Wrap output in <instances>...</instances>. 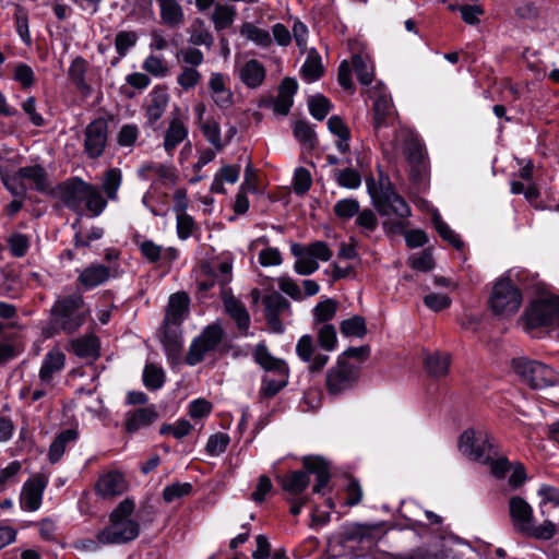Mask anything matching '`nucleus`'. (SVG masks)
<instances>
[{"instance_id": "nucleus-35", "label": "nucleus", "mask_w": 559, "mask_h": 559, "mask_svg": "<svg viewBox=\"0 0 559 559\" xmlns=\"http://www.w3.org/2000/svg\"><path fill=\"white\" fill-rule=\"evenodd\" d=\"M224 306L226 312L236 321L239 330L246 332L250 325V317L242 302L228 295L224 297Z\"/></svg>"}, {"instance_id": "nucleus-14", "label": "nucleus", "mask_w": 559, "mask_h": 559, "mask_svg": "<svg viewBox=\"0 0 559 559\" xmlns=\"http://www.w3.org/2000/svg\"><path fill=\"white\" fill-rule=\"evenodd\" d=\"M47 486L44 475L37 474L28 479L22 489L21 506L27 511H36L41 504L43 492Z\"/></svg>"}, {"instance_id": "nucleus-9", "label": "nucleus", "mask_w": 559, "mask_h": 559, "mask_svg": "<svg viewBox=\"0 0 559 559\" xmlns=\"http://www.w3.org/2000/svg\"><path fill=\"white\" fill-rule=\"evenodd\" d=\"M224 330L218 323L207 325L202 333L197 336L187 353L186 361L190 366L201 362L205 355L214 350L223 341Z\"/></svg>"}, {"instance_id": "nucleus-30", "label": "nucleus", "mask_w": 559, "mask_h": 559, "mask_svg": "<svg viewBox=\"0 0 559 559\" xmlns=\"http://www.w3.org/2000/svg\"><path fill=\"white\" fill-rule=\"evenodd\" d=\"M241 82L249 88L259 87L265 79V69L258 60H249L239 69Z\"/></svg>"}, {"instance_id": "nucleus-29", "label": "nucleus", "mask_w": 559, "mask_h": 559, "mask_svg": "<svg viewBox=\"0 0 559 559\" xmlns=\"http://www.w3.org/2000/svg\"><path fill=\"white\" fill-rule=\"evenodd\" d=\"M282 489L292 496L300 495L310 484L308 472L294 471L278 477Z\"/></svg>"}, {"instance_id": "nucleus-19", "label": "nucleus", "mask_w": 559, "mask_h": 559, "mask_svg": "<svg viewBox=\"0 0 559 559\" xmlns=\"http://www.w3.org/2000/svg\"><path fill=\"white\" fill-rule=\"evenodd\" d=\"M127 490V481L119 472H108L102 475L96 484V492L103 498H112Z\"/></svg>"}, {"instance_id": "nucleus-28", "label": "nucleus", "mask_w": 559, "mask_h": 559, "mask_svg": "<svg viewBox=\"0 0 559 559\" xmlns=\"http://www.w3.org/2000/svg\"><path fill=\"white\" fill-rule=\"evenodd\" d=\"M19 176L23 180H27L31 188L39 192H48L50 190V181L46 169L40 165H31L21 167L19 169Z\"/></svg>"}, {"instance_id": "nucleus-57", "label": "nucleus", "mask_w": 559, "mask_h": 559, "mask_svg": "<svg viewBox=\"0 0 559 559\" xmlns=\"http://www.w3.org/2000/svg\"><path fill=\"white\" fill-rule=\"evenodd\" d=\"M191 491L192 485L190 483H175L163 490V498L166 502L170 503L176 499L189 496Z\"/></svg>"}, {"instance_id": "nucleus-50", "label": "nucleus", "mask_w": 559, "mask_h": 559, "mask_svg": "<svg viewBox=\"0 0 559 559\" xmlns=\"http://www.w3.org/2000/svg\"><path fill=\"white\" fill-rule=\"evenodd\" d=\"M540 500V512L543 515H548V506L559 509V490L549 485H542L538 489Z\"/></svg>"}, {"instance_id": "nucleus-51", "label": "nucleus", "mask_w": 559, "mask_h": 559, "mask_svg": "<svg viewBox=\"0 0 559 559\" xmlns=\"http://www.w3.org/2000/svg\"><path fill=\"white\" fill-rule=\"evenodd\" d=\"M433 224L439 235L447 241H449L454 248L461 249L463 247V241L460 236L450 228V226L444 223L440 215H433Z\"/></svg>"}, {"instance_id": "nucleus-10", "label": "nucleus", "mask_w": 559, "mask_h": 559, "mask_svg": "<svg viewBox=\"0 0 559 559\" xmlns=\"http://www.w3.org/2000/svg\"><path fill=\"white\" fill-rule=\"evenodd\" d=\"M372 201L381 216L407 218L411 215V209L406 201L389 187L372 193Z\"/></svg>"}, {"instance_id": "nucleus-3", "label": "nucleus", "mask_w": 559, "mask_h": 559, "mask_svg": "<svg viewBox=\"0 0 559 559\" xmlns=\"http://www.w3.org/2000/svg\"><path fill=\"white\" fill-rule=\"evenodd\" d=\"M134 511V502L130 499L121 501L109 515V525L97 533L102 545H122L134 540L140 534V524L130 516Z\"/></svg>"}, {"instance_id": "nucleus-59", "label": "nucleus", "mask_w": 559, "mask_h": 559, "mask_svg": "<svg viewBox=\"0 0 559 559\" xmlns=\"http://www.w3.org/2000/svg\"><path fill=\"white\" fill-rule=\"evenodd\" d=\"M312 179L308 169L299 167L295 170L293 188L296 194H305L311 187Z\"/></svg>"}, {"instance_id": "nucleus-26", "label": "nucleus", "mask_w": 559, "mask_h": 559, "mask_svg": "<svg viewBox=\"0 0 559 559\" xmlns=\"http://www.w3.org/2000/svg\"><path fill=\"white\" fill-rule=\"evenodd\" d=\"M188 138V128L179 116H174L166 129L163 146L173 155L175 148Z\"/></svg>"}, {"instance_id": "nucleus-43", "label": "nucleus", "mask_w": 559, "mask_h": 559, "mask_svg": "<svg viewBox=\"0 0 559 559\" xmlns=\"http://www.w3.org/2000/svg\"><path fill=\"white\" fill-rule=\"evenodd\" d=\"M352 62L358 81L362 85H369L373 81V69L367 56L354 53L352 57Z\"/></svg>"}, {"instance_id": "nucleus-54", "label": "nucleus", "mask_w": 559, "mask_h": 559, "mask_svg": "<svg viewBox=\"0 0 559 559\" xmlns=\"http://www.w3.org/2000/svg\"><path fill=\"white\" fill-rule=\"evenodd\" d=\"M334 214L341 219H349L359 212V203L355 199H343L335 203Z\"/></svg>"}, {"instance_id": "nucleus-52", "label": "nucleus", "mask_w": 559, "mask_h": 559, "mask_svg": "<svg viewBox=\"0 0 559 559\" xmlns=\"http://www.w3.org/2000/svg\"><path fill=\"white\" fill-rule=\"evenodd\" d=\"M310 114L318 120H323L331 110L330 100L323 95H314L308 102Z\"/></svg>"}, {"instance_id": "nucleus-23", "label": "nucleus", "mask_w": 559, "mask_h": 559, "mask_svg": "<svg viewBox=\"0 0 559 559\" xmlns=\"http://www.w3.org/2000/svg\"><path fill=\"white\" fill-rule=\"evenodd\" d=\"M168 102L169 95L165 87L156 86L153 88L145 108L147 121L151 126L162 118L168 106Z\"/></svg>"}, {"instance_id": "nucleus-6", "label": "nucleus", "mask_w": 559, "mask_h": 559, "mask_svg": "<svg viewBox=\"0 0 559 559\" xmlns=\"http://www.w3.org/2000/svg\"><path fill=\"white\" fill-rule=\"evenodd\" d=\"M522 301V293L512 281L501 278L492 287L489 307L495 314L508 318L518 312Z\"/></svg>"}, {"instance_id": "nucleus-44", "label": "nucleus", "mask_w": 559, "mask_h": 559, "mask_svg": "<svg viewBox=\"0 0 559 559\" xmlns=\"http://www.w3.org/2000/svg\"><path fill=\"white\" fill-rule=\"evenodd\" d=\"M0 178L4 187L15 197L24 195L26 187L23 183V178L19 176V170L11 174L8 167L0 165Z\"/></svg>"}, {"instance_id": "nucleus-7", "label": "nucleus", "mask_w": 559, "mask_h": 559, "mask_svg": "<svg viewBox=\"0 0 559 559\" xmlns=\"http://www.w3.org/2000/svg\"><path fill=\"white\" fill-rule=\"evenodd\" d=\"M514 372L532 389H544L557 383L558 376L549 366L526 358L512 360Z\"/></svg>"}, {"instance_id": "nucleus-2", "label": "nucleus", "mask_w": 559, "mask_h": 559, "mask_svg": "<svg viewBox=\"0 0 559 559\" xmlns=\"http://www.w3.org/2000/svg\"><path fill=\"white\" fill-rule=\"evenodd\" d=\"M57 193L63 204L78 214L85 207L92 216H98L107 206L98 188L78 177L60 183Z\"/></svg>"}, {"instance_id": "nucleus-5", "label": "nucleus", "mask_w": 559, "mask_h": 559, "mask_svg": "<svg viewBox=\"0 0 559 559\" xmlns=\"http://www.w3.org/2000/svg\"><path fill=\"white\" fill-rule=\"evenodd\" d=\"M86 312L81 295L59 297L51 309V322L57 329L73 333L83 325Z\"/></svg>"}, {"instance_id": "nucleus-21", "label": "nucleus", "mask_w": 559, "mask_h": 559, "mask_svg": "<svg viewBox=\"0 0 559 559\" xmlns=\"http://www.w3.org/2000/svg\"><path fill=\"white\" fill-rule=\"evenodd\" d=\"M302 465L308 474H314L317 481L313 486L314 493H323V489L328 486L331 479V473L328 463L321 457L306 456L302 460Z\"/></svg>"}, {"instance_id": "nucleus-47", "label": "nucleus", "mask_w": 559, "mask_h": 559, "mask_svg": "<svg viewBox=\"0 0 559 559\" xmlns=\"http://www.w3.org/2000/svg\"><path fill=\"white\" fill-rule=\"evenodd\" d=\"M200 128L207 142L211 143L216 151L219 152L224 148L225 143L221 138V128L218 122L214 119H207L201 123Z\"/></svg>"}, {"instance_id": "nucleus-45", "label": "nucleus", "mask_w": 559, "mask_h": 559, "mask_svg": "<svg viewBox=\"0 0 559 559\" xmlns=\"http://www.w3.org/2000/svg\"><path fill=\"white\" fill-rule=\"evenodd\" d=\"M293 253L298 257V260L295 262V271L300 275H309L316 272L319 269V264L316 260H313L310 255L305 253L301 247L297 245L292 248Z\"/></svg>"}, {"instance_id": "nucleus-31", "label": "nucleus", "mask_w": 559, "mask_h": 559, "mask_svg": "<svg viewBox=\"0 0 559 559\" xmlns=\"http://www.w3.org/2000/svg\"><path fill=\"white\" fill-rule=\"evenodd\" d=\"M237 16L236 8L227 3H216L210 15V20L216 32L229 28Z\"/></svg>"}, {"instance_id": "nucleus-37", "label": "nucleus", "mask_w": 559, "mask_h": 559, "mask_svg": "<svg viewBox=\"0 0 559 559\" xmlns=\"http://www.w3.org/2000/svg\"><path fill=\"white\" fill-rule=\"evenodd\" d=\"M78 432L73 429H67L61 431L49 447L48 460L50 463L56 464L62 457L66 447L69 442L75 441Z\"/></svg>"}, {"instance_id": "nucleus-40", "label": "nucleus", "mask_w": 559, "mask_h": 559, "mask_svg": "<svg viewBox=\"0 0 559 559\" xmlns=\"http://www.w3.org/2000/svg\"><path fill=\"white\" fill-rule=\"evenodd\" d=\"M427 372L435 378L444 377L449 372L450 355L433 353L425 359Z\"/></svg>"}, {"instance_id": "nucleus-63", "label": "nucleus", "mask_w": 559, "mask_h": 559, "mask_svg": "<svg viewBox=\"0 0 559 559\" xmlns=\"http://www.w3.org/2000/svg\"><path fill=\"white\" fill-rule=\"evenodd\" d=\"M201 73L192 67H183L177 78V83L185 90L194 87L201 80Z\"/></svg>"}, {"instance_id": "nucleus-13", "label": "nucleus", "mask_w": 559, "mask_h": 559, "mask_svg": "<svg viewBox=\"0 0 559 559\" xmlns=\"http://www.w3.org/2000/svg\"><path fill=\"white\" fill-rule=\"evenodd\" d=\"M262 301L265 307V319L270 330L274 333H283L284 326L280 320V316L289 311V301L278 293L266 295Z\"/></svg>"}, {"instance_id": "nucleus-16", "label": "nucleus", "mask_w": 559, "mask_h": 559, "mask_svg": "<svg viewBox=\"0 0 559 559\" xmlns=\"http://www.w3.org/2000/svg\"><path fill=\"white\" fill-rule=\"evenodd\" d=\"M117 275L118 271L116 267H109L103 264H91L80 273L78 282L85 289H91Z\"/></svg>"}, {"instance_id": "nucleus-17", "label": "nucleus", "mask_w": 559, "mask_h": 559, "mask_svg": "<svg viewBox=\"0 0 559 559\" xmlns=\"http://www.w3.org/2000/svg\"><path fill=\"white\" fill-rule=\"evenodd\" d=\"M396 136L403 140V152L407 160L416 167L421 166L425 162L426 150L417 134L411 130L401 129Z\"/></svg>"}, {"instance_id": "nucleus-62", "label": "nucleus", "mask_w": 559, "mask_h": 559, "mask_svg": "<svg viewBox=\"0 0 559 559\" xmlns=\"http://www.w3.org/2000/svg\"><path fill=\"white\" fill-rule=\"evenodd\" d=\"M228 443H229L228 435H226L224 432H217L215 435H212L209 438L205 449L210 455L216 456V455L222 454L226 450Z\"/></svg>"}, {"instance_id": "nucleus-34", "label": "nucleus", "mask_w": 559, "mask_h": 559, "mask_svg": "<svg viewBox=\"0 0 559 559\" xmlns=\"http://www.w3.org/2000/svg\"><path fill=\"white\" fill-rule=\"evenodd\" d=\"M71 348L78 357L86 360H95L99 355V342L94 335L73 340Z\"/></svg>"}, {"instance_id": "nucleus-49", "label": "nucleus", "mask_w": 559, "mask_h": 559, "mask_svg": "<svg viewBox=\"0 0 559 559\" xmlns=\"http://www.w3.org/2000/svg\"><path fill=\"white\" fill-rule=\"evenodd\" d=\"M337 306V301L331 298L319 302L313 309V317L316 322L326 324L328 321L334 318Z\"/></svg>"}, {"instance_id": "nucleus-18", "label": "nucleus", "mask_w": 559, "mask_h": 559, "mask_svg": "<svg viewBox=\"0 0 559 559\" xmlns=\"http://www.w3.org/2000/svg\"><path fill=\"white\" fill-rule=\"evenodd\" d=\"M373 128L380 130L392 124L396 118L392 100L389 95L381 93L373 102Z\"/></svg>"}, {"instance_id": "nucleus-24", "label": "nucleus", "mask_w": 559, "mask_h": 559, "mask_svg": "<svg viewBox=\"0 0 559 559\" xmlns=\"http://www.w3.org/2000/svg\"><path fill=\"white\" fill-rule=\"evenodd\" d=\"M209 88L213 102L219 108H229L234 103V95L226 85V78L221 73H212L209 80Z\"/></svg>"}, {"instance_id": "nucleus-12", "label": "nucleus", "mask_w": 559, "mask_h": 559, "mask_svg": "<svg viewBox=\"0 0 559 559\" xmlns=\"http://www.w3.org/2000/svg\"><path fill=\"white\" fill-rule=\"evenodd\" d=\"M508 509L513 528L524 535L534 522L533 508L522 497L513 496L509 499Z\"/></svg>"}, {"instance_id": "nucleus-33", "label": "nucleus", "mask_w": 559, "mask_h": 559, "mask_svg": "<svg viewBox=\"0 0 559 559\" xmlns=\"http://www.w3.org/2000/svg\"><path fill=\"white\" fill-rule=\"evenodd\" d=\"M159 5L162 22L176 27L185 22V14L178 0H156Z\"/></svg>"}, {"instance_id": "nucleus-61", "label": "nucleus", "mask_w": 559, "mask_h": 559, "mask_svg": "<svg viewBox=\"0 0 559 559\" xmlns=\"http://www.w3.org/2000/svg\"><path fill=\"white\" fill-rule=\"evenodd\" d=\"M356 224L362 229V233L369 235L378 227V219L376 214L370 209L359 211L356 217Z\"/></svg>"}, {"instance_id": "nucleus-15", "label": "nucleus", "mask_w": 559, "mask_h": 559, "mask_svg": "<svg viewBox=\"0 0 559 559\" xmlns=\"http://www.w3.org/2000/svg\"><path fill=\"white\" fill-rule=\"evenodd\" d=\"M314 350L316 348L310 335H304L299 338L296 345V352L300 359L309 364L308 369L310 372L321 371L329 361L326 354L317 353L313 356Z\"/></svg>"}, {"instance_id": "nucleus-60", "label": "nucleus", "mask_w": 559, "mask_h": 559, "mask_svg": "<svg viewBox=\"0 0 559 559\" xmlns=\"http://www.w3.org/2000/svg\"><path fill=\"white\" fill-rule=\"evenodd\" d=\"M318 342L325 350H333L336 345V331L332 324H323L318 330Z\"/></svg>"}, {"instance_id": "nucleus-46", "label": "nucleus", "mask_w": 559, "mask_h": 559, "mask_svg": "<svg viewBox=\"0 0 559 559\" xmlns=\"http://www.w3.org/2000/svg\"><path fill=\"white\" fill-rule=\"evenodd\" d=\"M341 333L345 336L364 337L367 334L366 321L360 316H354L341 322Z\"/></svg>"}, {"instance_id": "nucleus-55", "label": "nucleus", "mask_w": 559, "mask_h": 559, "mask_svg": "<svg viewBox=\"0 0 559 559\" xmlns=\"http://www.w3.org/2000/svg\"><path fill=\"white\" fill-rule=\"evenodd\" d=\"M165 380L164 371L155 365H146L143 372V382L146 388L159 389Z\"/></svg>"}, {"instance_id": "nucleus-32", "label": "nucleus", "mask_w": 559, "mask_h": 559, "mask_svg": "<svg viewBox=\"0 0 559 559\" xmlns=\"http://www.w3.org/2000/svg\"><path fill=\"white\" fill-rule=\"evenodd\" d=\"M163 336L160 338L167 356L171 360H177L182 348V338L179 326L167 325L163 323Z\"/></svg>"}, {"instance_id": "nucleus-27", "label": "nucleus", "mask_w": 559, "mask_h": 559, "mask_svg": "<svg viewBox=\"0 0 559 559\" xmlns=\"http://www.w3.org/2000/svg\"><path fill=\"white\" fill-rule=\"evenodd\" d=\"M158 415L153 406L138 408L126 414L124 427L129 433L147 427L157 419Z\"/></svg>"}, {"instance_id": "nucleus-36", "label": "nucleus", "mask_w": 559, "mask_h": 559, "mask_svg": "<svg viewBox=\"0 0 559 559\" xmlns=\"http://www.w3.org/2000/svg\"><path fill=\"white\" fill-rule=\"evenodd\" d=\"M87 71V63L82 58H75L69 70L68 76L76 88L84 95H88L92 92L91 86L85 82V74Z\"/></svg>"}, {"instance_id": "nucleus-42", "label": "nucleus", "mask_w": 559, "mask_h": 559, "mask_svg": "<svg viewBox=\"0 0 559 559\" xmlns=\"http://www.w3.org/2000/svg\"><path fill=\"white\" fill-rule=\"evenodd\" d=\"M121 182L122 173L119 168H109L105 171L102 181V189L109 200L116 201L118 199V190Z\"/></svg>"}, {"instance_id": "nucleus-38", "label": "nucleus", "mask_w": 559, "mask_h": 559, "mask_svg": "<svg viewBox=\"0 0 559 559\" xmlns=\"http://www.w3.org/2000/svg\"><path fill=\"white\" fill-rule=\"evenodd\" d=\"M324 69L321 57L316 49H310L306 61L301 68V76L305 81L311 83L323 75Z\"/></svg>"}, {"instance_id": "nucleus-25", "label": "nucleus", "mask_w": 559, "mask_h": 559, "mask_svg": "<svg viewBox=\"0 0 559 559\" xmlns=\"http://www.w3.org/2000/svg\"><path fill=\"white\" fill-rule=\"evenodd\" d=\"M298 88L295 79L285 78L278 86L277 96L273 102V110L280 115H287L293 105V98Z\"/></svg>"}, {"instance_id": "nucleus-48", "label": "nucleus", "mask_w": 559, "mask_h": 559, "mask_svg": "<svg viewBox=\"0 0 559 559\" xmlns=\"http://www.w3.org/2000/svg\"><path fill=\"white\" fill-rule=\"evenodd\" d=\"M557 534V527L554 522L546 519L540 525H535L534 522L525 532L524 536L535 539L548 540Z\"/></svg>"}, {"instance_id": "nucleus-22", "label": "nucleus", "mask_w": 559, "mask_h": 559, "mask_svg": "<svg viewBox=\"0 0 559 559\" xmlns=\"http://www.w3.org/2000/svg\"><path fill=\"white\" fill-rule=\"evenodd\" d=\"M189 308V297L186 293H176L169 297L164 324L179 326Z\"/></svg>"}, {"instance_id": "nucleus-20", "label": "nucleus", "mask_w": 559, "mask_h": 559, "mask_svg": "<svg viewBox=\"0 0 559 559\" xmlns=\"http://www.w3.org/2000/svg\"><path fill=\"white\" fill-rule=\"evenodd\" d=\"M66 364V355L58 348L49 350L39 369L41 385H51L53 376L60 372Z\"/></svg>"}, {"instance_id": "nucleus-11", "label": "nucleus", "mask_w": 559, "mask_h": 559, "mask_svg": "<svg viewBox=\"0 0 559 559\" xmlns=\"http://www.w3.org/2000/svg\"><path fill=\"white\" fill-rule=\"evenodd\" d=\"M84 151L90 158H98L105 151L108 140V122L97 118L90 122L84 131Z\"/></svg>"}, {"instance_id": "nucleus-64", "label": "nucleus", "mask_w": 559, "mask_h": 559, "mask_svg": "<svg viewBox=\"0 0 559 559\" xmlns=\"http://www.w3.org/2000/svg\"><path fill=\"white\" fill-rule=\"evenodd\" d=\"M301 249L313 260L329 261L332 258V251L324 241H316Z\"/></svg>"}, {"instance_id": "nucleus-58", "label": "nucleus", "mask_w": 559, "mask_h": 559, "mask_svg": "<svg viewBox=\"0 0 559 559\" xmlns=\"http://www.w3.org/2000/svg\"><path fill=\"white\" fill-rule=\"evenodd\" d=\"M335 178L340 186L348 189H356L361 183L360 175L352 168L335 170Z\"/></svg>"}, {"instance_id": "nucleus-8", "label": "nucleus", "mask_w": 559, "mask_h": 559, "mask_svg": "<svg viewBox=\"0 0 559 559\" xmlns=\"http://www.w3.org/2000/svg\"><path fill=\"white\" fill-rule=\"evenodd\" d=\"M359 366L337 357L336 362L325 373V389L332 396H338L350 390L359 378Z\"/></svg>"}, {"instance_id": "nucleus-39", "label": "nucleus", "mask_w": 559, "mask_h": 559, "mask_svg": "<svg viewBox=\"0 0 559 559\" xmlns=\"http://www.w3.org/2000/svg\"><path fill=\"white\" fill-rule=\"evenodd\" d=\"M287 384V369L285 371H275L274 377L265 374L262 380L260 395L263 397L275 396Z\"/></svg>"}, {"instance_id": "nucleus-41", "label": "nucleus", "mask_w": 559, "mask_h": 559, "mask_svg": "<svg viewBox=\"0 0 559 559\" xmlns=\"http://www.w3.org/2000/svg\"><path fill=\"white\" fill-rule=\"evenodd\" d=\"M255 361L267 372L285 371L287 369L285 362L274 358L264 344H259L254 350Z\"/></svg>"}, {"instance_id": "nucleus-53", "label": "nucleus", "mask_w": 559, "mask_h": 559, "mask_svg": "<svg viewBox=\"0 0 559 559\" xmlns=\"http://www.w3.org/2000/svg\"><path fill=\"white\" fill-rule=\"evenodd\" d=\"M140 135L138 126L123 124L117 133V143L120 147H133Z\"/></svg>"}, {"instance_id": "nucleus-56", "label": "nucleus", "mask_w": 559, "mask_h": 559, "mask_svg": "<svg viewBox=\"0 0 559 559\" xmlns=\"http://www.w3.org/2000/svg\"><path fill=\"white\" fill-rule=\"evenodd\" d=\"M143 69L157 78L166 76L169 72L167 62L163 58L155 55H151L144 60Z\"/></svg>"}, {"instance_id": "nucleus-4", "label": "nucleus", "mask_w": 559, "mask_h": 559, "mask_svg": "<svg viewBox=\"0 0 559 559\" xmlns=\"http://www.w3.org/2000/svg\"><path fill=\"white\" fill-rule=\"evenodd\" d=\"M558 320L559 297L552 295H542L532 300L522 316L524 329L530 333H549Z\"/></svg>"}, {"instance_id": "nucleus-1", "label": "nucleus", "mask_w": 559, "mask_h": 559, "mask_svg": "<svg viewBox=\"0 0 559 559\" xmlns=\"http://www.w3.org/2000/svg\"><path fill=\"white\" fill-rule=\"evenodd\" d=\"M460 451L468 459L490 465L491 474L503 478L511 465L506 456H500L493 438L484 430H465L459 440Z\"/></svg>"}]
</instances>
